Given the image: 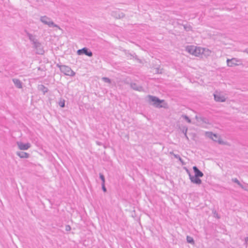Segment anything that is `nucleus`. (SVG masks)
Masks as SVG:
<instances>
[{
    "label": "nucleus",
    "instance_id": "f257e3e1",
    "mask_svg": "<svg viewBox=\"0 0 248 248\" xmlns=\"http://www.w3.org/2000/svg\"><path fill=\"white\" fill-rule=\"evenodd\" d=\"M147 97L148 102L155 108H168V104L164 100H160L158 97L151 95H148Z\"/></svg>",
    "mask_w": 248,
    "mask_h": 248
},
{
    "label": "nucleus",
    "instance_id": "f03ea898",
    "mask_svg": "<svg viewBox=\"0 0 248 248\" xmlns=\"http://www.w3.org/2000/svg\"><path fill=\"white\" fill-rule=\"evenodd\" d=\"M205 134L207 137L212 139L213 141L219 144H223V141L218 135L214 134L212 132H206Z\"/></svg>",
    "mask_w": 248,
    "mask_h": 248
},
{
    "label": "nucleus",
    "instance_id": "7ed1b4c3",
    "mask_svg": "<svg viewBox=\"0 0 248 248\" xmlns=\"http://www.w3.org/2000/svg\"><path fill=\"white\" fill-rule=\"evenodd\" d=\"M57 66L60 68L61 71L65 75L72 76H74L75 73L73 70L68 66L66 65H61L58 64Z\"/></svg>",
    "mask_w": 248,
    "mask_h": 248
},
{
    "label": "nucleus",
    "instance_id": "20e7f679",
    "mask_svg": "<svg viewBox=\"0 0 248 248\" xmlns=\"http://www.w3.org/2000/svg\"><path fill=\"white\" fill-rule=\"evenodd\" d=\"M40 21L44 24L48 25L49 27H58L57 25L55 24L51 20L50 18L46 16H41L40 17Z\"/></svg>",
    "mask_w": 248,
    "mask_h": 248
},
{
    "label": "nucleus",
    "instance_id": "39448f33",
    "mask_svg": "<svg viewBox=\"0 0 248 248\" xmlns=\"http://www.w3.org/2000/svg\"><path fill=\"white\" fill-rule=\"evenodd\" d=\"M83 55L91 57L93 56V53L89 48L84 47L81 49H78V55Z\"/></svg>",
    "mask_w": 248,
    "mask_h": 248
},
{
    "label": "nucleus",
    "instance_id": "423d86ee",
    "mask_svg": "<svg viewBox=\"0 0 248 248\" xmlns=\"http://www.w3.org/2000/svg\"><path fill=\"white\" fill-rule=\"evenodd\" d=\"M33 48L35 49L37 54L42 55L44 53V50L41 44L39 42H35L33 45Z\"/></svg>",
    "mask_w": 248,
    "mask_h": 248
},
{
    "label": "nucleus",
    "instance_id": "0eeeda50",
    "mask_svg": "<svg viewBox=\"0 0 248 248\" xmlns=\"http://www.w3.org/2000/svg\"><path fill=\"white\" fill-rule=\"evenodd\" d=\"M186 50L190 54L195 56H198L200 53L199 50H197L196 47L193 46H187L186 47Z\"/></svg>",
    "mask_w": 248,
    "mask_h": 248
},
{
    "label": "nucleus",
    "instance_id": "6e6552de",
    "mask_svg": "<svg viewBox=\"0 0 248 248\" xmlns=\"http://www.w3.org/2000/svg\"><path fill=\"white\" fill-rule=\"evenodd\" d=\"M17 145L20 150H28L31 146L30 143H24L22 142H17Z\"/></svg>",
    "mask_w": 248,
    "mask_h": 248
},
{
    "label": "nucleus",
    "instance_id": "1a4fd4ad",
    "mask_svg": "<svg viewBox=\"0 0 248 248\" xmlns=\"http://www.w3.org/2000/svg\"><path fill=\"white\" fill-rule=\"evenodd\" d=\"M190 180L192 183L197 185H200L202 183V180L200 177H196L195 175H190Z\"/></svg>",
    "mask_w": 248,
    "mask_h": 248
},
{
    "label": "nucleus",
    "instance_id": "9d476101",
    "mask_svg": "<svg viewBox=\"0 0 248 248\" xmlns=\"http://www.w3.org/2000/svg\"><path fill=\"white\" fill-rule=\"evenodd\" d=\"M112 16L116 18H122L124 16V13L121 12L119 11H113L111 14Z\"/></svg>",
    "mask_w": 248,
    "mask_h": 248
},
{
    "label": "nucleus",
    "instance_id": "9b49d317",
    "mask_svg": "<svg viewBox=\"0 0 248 248\" xmlns=\"http://www.w3.org/2000/svg\"><path fill=\"white\" fill-rule=\"evenodd\" d=\"M214 99L217 102H223L226 100L225 97L219 94H214Z\"/></svg>",
    "mask_w": 248,
    "mask_h": 248
},
{
    "label": "nucleus",
    "instance_id": "f8f14e48",
    "mask_svg": "<svg viewBox=\"0 0 248 248\" xmlns=\"http://www.w3.org/2000/svg\"><path fill=\"white\" fill-rule=\"evenodd\" d=\"M238 61L235 58H232L231 60L228 59L227 60V63L228 66L232 67L235 65H237V62Z\"/></svg>",
    "mask_w": 248,
    "mask_h": 248
},
{
    "label": "nucleus",
    "instance_id": "ddd939ff",
    "mask_svg": "<svg viewBox=\"0 0 248 248\" xmlns=\"http://www.w3.org/2000/svg\"><path fill=\"white\" fill-rule=\"evenodd\" d=\"M16 154L21 158H28L30 156L29 154L23 151L16 152Z\"/></svg>",
    "mask_w": 248,
    "mask_h": 248
},
{
    "label": "nucleus",
    "instance_id": "4468645a",
    "mask_svg": "<svg viewBox=\"0 0 248 248\" xmlns=\"http://www.w3.org/2000/svg\"><path fill=\"white\" fill-rule=\"evenodd\" d=\"M193 170L195 173L194 175L196 176V177H202L203 176V173L196 166H194Z\"/></svg>",
    "mask_w": 248,
    "mask_h": 248
},
{
    "label": "nucleus",
    "instance_id": "2eb2a0df",
    "mask_svg": "<svg viewBox=\"0 0 248 248\" xmlns=\"http://www.w3.org/2000/svg\"><path fill=\"white\" fill-rule=\"evenodd\" d=\"M195 119L198 122H202V123L206 124H210L209 121L207 118L203 117H199L198 116H196Z\"/></svg>",
    "mask_w": 248,
    "mask_h": 248
},
{
    "label": "nucleus",
    "instance_id": "dca6fc26",
    "mask_svg": "<svg viewBox=\"0 0 248 248\" xmlns=\"http://www.w3.org/2000/svg\"><path fill=\"white\" fill-rule=\"evenodd\" d=\"M13 81L15 85V86L18 88H22V84L21 81L17 78H13Z\"/></svg>",
    "mask_w": 248,
    "mask_h": 248
},
{
    "label": "nucleus",
    "instance_id": "f3484780",
    "mask_svg": "<svg viewBox=\"0 0 248 248\" xmlns=\"http://www.w3.org/2000/svg\"><path fill=\"white\" fill-rule=\"evenodd\" d=\"M27 35L28 36L30 40L32 43V44L34 45V43L38 42V40L35 38V36L33 35L32 34L30 33L29 32H27Z\"/></svg>",
    "mask_w": 248,
    "mask_h": 248
},
{
    "label": "nucleus",
    "instance_id": "a211bd4d",
    "mask_svg": "<svg viewBox=\"0 0 248 248\" xmlns=\"http://www.w3.org/2000/svg\"><path fill=\"white\" fill-rule=\"evenodd\" d=\"M130 87L133 90H136V91H141L142 89V87L141 86H138L135 83H131Z\"/></svg>",
    "mask_w": 248,
    "mask_h": 248
},
{
    "label": "nucleus",
    "instance_id": "6ab92c4d",
    "mask_svg": "<svg viewBox=\"0 0 248 248\" xmlns=\"http://www.w3.org/2000/svg\"><path fill=\"white\" fill-rule=\"evenodd\" d=\"M38 89L40 91H42L44 94L46 93L48 91L47 88L42 84L39 85L38 86Z\"/></svg>",
    "mask_w": 248,
    "mask_h": 248
},
{
    "label": "nucleus",
    "instance_id": "aec40b11",
    "mask_svg": "<svg viewBox=\"0 0 248 248\" xmlns=\"http://www.w3.org/2000/svg\"><path fill=\"white\" fill-rule=\"evenodd\" d=\"M182 132L183 133H184L185 137L186 138V140H188L189 139L187 136L186 132L187 131V127L186 126H184L182 129H181Z\"/></svg>",
    "mask_w": 248,
    "mask_h": 248
},
{
    "label": "nucleus",
    "instance_id": "412c9836",
    "mask_svg": "<svg viewBox=\"0 0 248 248\" xmlns=\"http://www.w3.org/2000/svg\"><path fill=\"white\" fill-rule=\"evenodd\" d=\"M129 55L131 57H132V58H134L139 63H141L142 62L141 60L138 58V56L136 55L135 53H134V54H129L127 56H128Z\"/></svg>",
    "mask_w": 248,
    "mask_h": 248
},
{
    "label": "nucleus",
    "instance_id": "4be33fe9",
    "mask_svg": "<svg viewBox=\"0 0 248 248\" xmlns=\"http://www.w3.org/2000/svg\"><path fill=\"white\" fill-rule=\"evenodd\" d=\"M58 104L61 108H64L65 107V100L61 98L59 101Z\"/></svg>",
    "mask_w": 248,
    "mask_h": 248
},
{
    "label": "nucleus",
    "instance_id": "5701e85b",
    "mask_svg": "<svg viewBox=\"0 0 248 248\" xmlns=\"http://www.w3.org/2000/svg\"><path fill=\"white\" fill-rule=\"evenodd\" d=\"M170 154H172L175 158L178 159L182 163V164H184L183 159L179 155L174 154L173 152H170Z\"/></svg>",
    "mask_w": 248,
    "mask_h": 248
},
{
    "label": "nucleus",
    "instance_id": "b1692460",
    "mask_svg": "<svg viewBox=\"0 0 248 248\" xmlns=\"http://www.w3.org/2000/svg\"><path fill=\"white\" fill-rule=\"evenodd\" d=\"M184 29L186 31H188L192 30V27L190 25H183Z\"/></svg>",
    "mask_w": 248,
    "mask_h": 248
},
{
    "label": "nucleus",
    "instance_id": "393cba45",
    "mask_svg": "<svg viewBox=\"0 0 248 248\" xmlns=\"http://www.w3.org/2000/svg\"><path fill=\"white\" fill-rule=\"evenodd\" d=\"M186 241H187V243H190L192 244H194V239H193L192 237H191L190 236H187L186 237Z\"/></svg>",
    "mask_w": 248,
    "mask_h": 248
},
{
    "label": "nucleus",
    "instance_id": "a878e982",
    "mask_svg": "<svg viewBox=\"0 0 248 248\" xmlns=\"http://www.w3.org/2000/svg\"><path fill=\"white\" fill-rule=\"evenodd\" d=\"M163 69H160L159 67H156L154 69V72L155 74H162Z\"/></svg>",
    "mask_w": 248,
    "mask_h": 248
},
{
    "label": "nucleus",
    "instance_id": "bb28decb",
    "mask_svg": "<svg viewBox=\"0 0 248 248\" xmlns=\"http://www.w3.org/2000/svg\"><path fill=\"white\" fill-rule=\"evenodd\" d=\"M182 117L188 123H191V121L189 118L186 115H182Z\"/></svg>",
    "mask_w": 248,
    "mask_h": 248
},
{
    "label": "nucleus",
    "instance_id": "cd10ccee",
    "mask_svg": "<svg viewBox=\"0 0 248 248\" xmlns=\"http://www.w3.org/2000/svg\"><path fill=\"white\" fill-rule=\"evenodd\" d=\"M102 80L104 81L105 82L108 83H111V80L107 77H103L102 78Z\"/></svg>",
    "mask_w": 248,
    "mask_h": 248
},
{
    "label": "nucleus",
    "instance_id": "c85d7f7f",
    "mask_svg": "<svg viewBox=\"0 0 248 248\" xmlns=\"http://www.w3.org/2000/svg\"><path fill=\"white\" fill-rule=\"evenodd\" d=\"M232 181L236 184H237L238 186H241V184L240 183V182H239V181L237 179V178H233L232 179Z\"/></svg>",
    "mask_w": 248,
    "mask_h": 248
},
{
    "label": "nucleus",
    "instance_id": "c756f323",
    "mask_svg": "<svg viewBox=\"0 0 248 248\" xmlns=\"http://www.w3.org/2000/svg\"><path fill=\"white\" fill-rule=\"evenodd\" d=\"M99 177L102 181V184L105 183V179L104 175L102 173H99Z\"/></svg>",
    "mask_w": 248,
    "mask_h": 248
},
{
    "label": "nucleus",
    "instance_id": "7c9ffc66",
    "mask_svg": "<svg viewBox=\"0 0 248 248\" xmlns=\"http://www.w3.org/2000/svg\"><path fill=\"white\" fill-rule=\"evenodd\" d=\"M102 185V190L104 192H106L107 191V188H106L105 187V183H103V184H101Z\"/></svg>",
    "mask_w": 248,
    "mask_h": 248
},
{
    "label": "nucleus",
    "instance_id": "2f4dec72",
    "mask_svg": "<svg viewBox=\"0 0 248 248\" xmlns=\"http://www.w3.org/2000/svg\"><path fill=\"white\" fill-rule=\"evenodd\" d=\"M71 230V227L69 225L65 226V230L66 231H69Z\"/></svg>",
    "mask_w": 248,
    "mask_h": 248
},
{
    "label": "nucleus",
    "instance_id": "473e14b6",
    "mask_svg": "<svg viewBox=\"0 0 248 248\" xmlns=\"http://www.w3.org/2000/svg\"><path fill=\"white\" fill-rule=\"evenodd\" d=\"M241 186H240L242 188H243V189H244L245 190H248V189L245 186H244L242 185H241Z\"/></svg>",
    "mask_w": 248,
    "mask_h": 248
},
{
    "label": "nucleus",
    "instance_id": "72a5a7b5",
    "mask_svg": "<svg viewBox=\"0 0 248 248\" xmlns=\"http://www.w3.org/2000/svg\"><path fill=\"white\" fill-rule=\"evenodd\" d=\"M214 214L216 215L217 217L218 218H219V217L218 216V214L216 213V211L214 212Z\"/></svg>",
    "mask_w": 248,
    "mask_h": 248
},
{
    "label": "nucleus",
    "instance_id": "f704fd0d",
    "mask_svg": "<svg viewBox=\"0 0 248 248\" xmlns=\"http://www.w3.org/2000/svg\"><path fill=\"white\" fill-rule=\"evenodd\" d=\"M186 171H187V173L188 174L189 177H190V175H191L190 171L188 170H186Z\"/></svg>",
    "mask_w": 248,
    "mask_h": 248
},
{
    "label": "nucleus",
    "instance_id": "c9c22d12",
    "mask_svg": "<svg viewBox=\"0 0 248 248\" xmlns=\"http://www.w3.org/2000/svg\"><path fill=\"white\" fill-rule=\"evenodd\" d=\"M186 171H187V173L188 174L189 177H190V175H191L190 171L188 170H186Z\"/></svg>",
    "mask_w": 248,
    "mask_h": 248
},
{
    "label": "nucleus",
    "instance_id": "e433bc0d",
    "mask_svg": "<svg viewBox=\"0 0 248 248\" xmlns=\"http://www.w3.org/2000/svg\"><path fill=\"white\" fill-rule=\"evenodd\" d=\"M245 52H246V53H247L248 54V48L246 49L245 50Z\"/></svg>",
    "mask_w": 248,
    "mask_h": 248
},
{
    "label": "nucleus",
    "instance_id": "4c0bfd02",
    "mask_svg": "<svg viewBox=\"0 0 248 248\" xmlns=\"http://www.w3.org/2000/svg\"><path fill=\"white\" fill-rule=\"evenodd\" d=\"M38 69L39 70H41V68H40V67H38Z\"/></svg>",
    "mask_w": 248,
    "mask_h": 248
}]
</instances>
